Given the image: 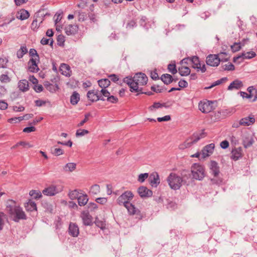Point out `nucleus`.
Returning <instances> with one entry per match:
<instances>
[{
	"label": "nucleus",
	"mask_w": 257,
	"mask_h": 257,
	"mask_svg": "<svg viewBox=\"0 0 257 257\" xmlns=\"http://www.w3.org/2000/svg\"><path fill=\"white\" fill-rule=\"evenodd\" d=\"M161 79L164 83L167 84L170 83L173 81L172 76L168 74H163L161 76Z\"/></svg>",
	"instance_id": "e433bc0d"
},
{
	"label": "nucleus",
	"mask_w": 257,
	"mask_h": 257,
	"mask_svg": "<svg viewBox=\"0 0 257 257\" xmlns=\"http://www.w3.org/2000/svg\"><path fill=\"white\" fill-rule=\"evenodd\" d=\"M243 156L242 149L239 147L233 149L231 151V158L234 161L238 160Z\"/></svg>",
	"instance_id": "6ab92c4d"
},
{
	"label": "nucleus",
	"mask_w": 257,
	"mask_h": 257,
	"mask_svg": "<svg viewBox=\"0 0 257 257\" xmlns=\"http://www.w3.org/2000/svg\"><path fill=\"white\" fill-rule=\"evenodd\" d=\"M33 116V115L32 114H26L23 116L18 117V118H19V122L23 120H28L32 118Z\"/></svg>",
	"instance_id": "6e6d98bb"
},
{
	"label": "nucleus",
	"mask_w": 257,
	"mask_h": 257,
	"mask_svg": "<svg viewBox=\"0 0 257 257\" xmlns=\"http://www.w3.org/2000/svg\"><path fill=\"white\" fill-rule=\"evenodd\" d=\"M13 110L16 112H21L25 110V107L23 106H13Z\"/></svg>",
	"instance_id": "052dcab7"
},
{
	"label": "nucleus",
	"mask_w": 257,
	"mask_h": 257,
	"mask_svg": "<svg viewBox=\"0 0 257 257\" xmlns=\"http://www.w3.org/2000/svg\"><path fill=\"white\" fill-rule=\"evenodd\" d=\"M19 89L23 92L26 91L29 89L28 81L26 80H20L18 84Z\"/></svg>",
	"instance_id": "c85d7f7f"
},
{
	"label": "nucleus",
	"mask_w": 257,
	"mask_h": 257,
	"mask_svg": "<svg viewBox=\"0 0 257 257\" xmlns=\"http://www.w3.org/2000/svg\"><path fill=\"white\" fill-rule=\"evenodd\" d=\"M171 119V117L170 115H166L164 117H158L157 118V120L159 122H161V121H169Z\"/></svg>",
	"instance_id": "69168bd1"
},
{
	"label": "nucleus",
	"mask_w": 257,
	"mask_h": 257,
	"mask_svg": "<svg viewBox=\"0 0 257 257\" xmlns=\"http://www.w3.org/2000/svg\"><path fill=\"white\" fill-rule=\"evenodd\" d=\"M179 72L182 76H187L190 73V68L186 65H182L178 69Z\"/></svg>",
	"instance_id": "7c9ffc66"
},
{
	"label": "nucleus",
	"mask_w": 257,
	"mask_h": 257,
	"mask_svg": "<svg viewBox=\"0 0 257 257\" xmlns=\"http://www.w3.org/2000/svg\"><path fill=\"white\" fill-rule=\"evenodd\" d=\"M220 146L223 149H226L229 147V143L227 141L225 140L220 143Z\"/></svg>",
	"instance_id": "774afa93"
},
{
	"label": "nucleus",
	"mask_w": 257,
	"mask_h": 257,
	"mask_svg": "<svg viewBox=\"0 0 257 257\" xmlns=\"http://www.w3.org/2000/svg\"><path fill=\"white\" fill-rule=\"evenodd\" d=\"M76 168V164L74 163H68L64 167V170L66 172H72Z\"/></svg>",
	"instance_id": "2f4dec72"
},
{
	"label": "nucleus",
	"mask_w": 257,
	"mask_h": 257,
	"mask_svg": "<svg viewBox=\"0 0 257 257\" xmlns=\"http://www.w3.org/2000/svg\"><path fill=\"white\" fill-rule=\"evenodd\" d=\"M52 151V154L56 156L61 155L64 153V151L60 148H54Z\"/></svg>",
	"instance_id": "09e8293b"
},
{
	"label": "nucleus",
	"mask_w": 257,
	"mask_h": 257,
	"mask_svg": "<svg viewBox=\"0 0 257 257\" xmlns=\"http://www.w3.org/2000/svg\"><path fill=\"white\" fill-rule=\"evenodd\" d=\"M147 82L148 77L143 73H137L133 78L126 77L124 79V82L130 86L131 92H141L143 87L147 84Z\"/></svg>",
	"instance_id": "f03ea898"
},
{
	"label": "nucleus",
	"mask_w": 257,
	"mask_h": 257,
	"mask_svg": "<svg viewBox=\"0 0 257 257\" xmlns=\"http://www.w3.org/2000/svg\"><path fill=\"white\" fill-rule=\"evenodd\" d=\"M28 52V50L26 46H22L17 53V57L19 58H21L23 57L24 55L26 54Z\"/></svg>",
	"instance_id": "4c0bfd02"
},
{
	"label": "nucleus",
	"mask_w": 257,
	"mask_h": 257,
	"mask_svg": "<svg viewBox=\"0 0 257 257\" xmlns=\"http://www.w3.org/2000/svg\"><path fill=\"white\" fill-rule=\"evenodd\" d=\"M39 24L38 23V21L37 20H34L32 22V23L31 24V29L34 31H36L37 30V29L39 28Z\"/></svg>",
	"instance_id": "4d7b16f0"
},
{
	"label": "nucleus",
	"mask_w": 257,
	"mask_h": 257,
	"mask_svg": "<svg viewBox=\"0 0 257 257\" xmlns=\"http://www.w3.org/2000/svg\"><path fill=\"white\" fill-rule=\"evenodd\" d=\"M100 191V187L98 185H94L91 186L90 192L93 194H97Z\"/></svg>",
	"instance_id": "c03bdc74"
},
{
	"label": "nucleus",
	"mask_w": 257,
	"mask_h": 257,
	"mask_svg": "<svg viewBox=\"0 0 257 257\" xmlns=\"http://www.w3.org/2000/svg\"><path fill=\"white\" fill-rule=\"evenodd\" d=\"M8 62V60L6 58H0V68H6Z\"/></svg>",
	"instance_id": "864d4df0"
},
{
	"label": "nucleus",
	"mask_w": 257,
	"mask_h": 257,
	"mask_svg": "<svg viewBox=\"0 0 257 257\" xmlns=\"http://www.w3.org/2000/svg\"><path fill=\"white\" fill-rule=\"evenodd\" d=\"M243 86L242 82L238 79H236L233 81L229 85L228 87V90H232L233 89H238Z\"/></svg>",
	"instance_id": "bb28decb"
},
{
	"label": "nucleus",
	"mask_w": 257,
	"mask_h": 257,
	"mask_svg": "<svg viewBox=\"0 0 257 257\" xmlns=\"http://www.w3.org/2000/svg\"><path fill=\"white\" fill-rule=\"evenodd\" d=\"M255 122V118L253 115L242 118L240 119L241 125L242 126H248L253 124Z\"/></svg>",
	"instance_id": "aec40b11"
},
{
	"label": "nucleus",
	"mask_w": 257,
	"mask_h": 257,
	"mask_svg": "<svg viewBox=\"0 0 257 257\" xmlns=\"http://www.w3.org/2000/svg\"><path fill=\"white\" fill-rule=\"evenodd\" d=\"M69 232L73 237L77 236L79 233L78 226L75 223H70L69 227Z\"/></svg>",
	"instance_id": "412c9836"
},
{
	"label": "nucleus",
	"mask_w": 257,
	"mask_h": 257,
	"mask_svg": "<svg viewBox=\"0 0 257 257\" xmlns=\"http://www.w3.org/2000/svg\"><path fill=\"white\" fill-rule=\"evenodd\" d=\"M190 178V174L187 170H183L181 175L172 172L167 178V183L171 189L176 190L179 189L183 184H187Z\"/></svg>",
	"instance_id": "f257e3e1"
},
{
	"label": "nucleus",
	"mask_w": 257,
	"mask_h": 257,
	"mask_svg": "<svg viewBox=\"0 0 257 257\" xmlns=\"http://www.w3.org/2000/svg\"><path fill=\"white\" fill-rule=\"evenodd\" d=\"M231 48L233 52H236L239 51L241 48L240 43H235L231 46Z\"/></svg>",
	"instance_id": "5fc2aeb1"
},
{
	"label": "nucleus",
	"mask_w": 257,
	"mask_h": 257,
	"mask_svg": "<svg viewBox=\"0 0 257 257\" xmlns=\"http://www.w3.org/2000/svg\"><path fill=\"white\" fill-rule=\"evenodd\" d=\"M196 143L192 136L187 139L183 143L180 144L179 148L181 150H184L185 149L190 148L192 145Z\"/></svg>",
	"instance_id": "f3484780"
},
{
	"label": "nucleus",
	"mask_w": 257,
	"mask_h": 257,
	"mask_svg": "<svg viewBox=\"0 0 257 257\" xmlns=\"http://www.w3.org/2000/svg\"><path fill=\"white\" fill-rule=\"evenodd\" d=\"M150 184L152 186L157 187L160 183L159 176L157 173L152 174L149 177Z\"/></svg>",
	"instance_id": "4be33fe9"
},
{
	"label": "nucleus",
	"mask_w": 257,
	"mask_h": 257,
	"mask_svg": "<svg viewBox=\"0 0 257 257\" xmlns=\"http://www.w3.org/2000/svg\"><path fill=\"white\" fill-rule=\"evenodd\" d=\"M138 193L141 197H147L152 195V192L151 190H149L147 187L141 186L138 188Z\"/></svg>",
	"instance_id": "5701e85b"
},
{
	"label": "nucleus",
	"mask_w": 257,
	"mask_h": 257,
	"mask_svg": "<svg viewBox=\"0 0 257 257\" xmlns=\"http://www.w3.org/2000/svg\"><path fill=\"white\" fill-rule=\"evenodd\" d=\"M10 77L7 74H2L0 76V81L3 83H7L11 81Z\"/></svg>",
	"instance_id": "79ce46f5"
},
{
	"label": "nucleus",
	"mask_w": 257,
	"mask_h": 257,
	"mask_svg": "<svg viewBox=\"0 0 257 257\" xmlns=\"http://www.w3.org/2000/svg\"><path fill=\"white\" fill-rule=\"evenodd\" d=\"M213 104V102L207 100H204L199 102L198 107L199 110L202 112L208 113L214 109Z\"/></svg>",
	"instance_id": "1a4fd4ad"
},
{
	"label": "nucleus",
	"mask_w": 257,
	"mask_h": 257,
	"mask_svg": "<svg viewBox=\"0 0 257 257\" xmlns=\"http://www.w3.org/2000/svg\"><path fill=\"white\" fill-rule=\"evenodd\" d=\"M19 144L20 145V146H22L24 148H30L33 147V145L31 144L30 143L26 142V141H21L19 142Z\"/></svg>",
	"instance_id": "3c124183"
},
{
	"label": "nucleus",
	"mask_w": 257,
	"mask_h": 257,
	"mask_svg": "<svg viewBox=\"0 0 257 257\" xmlns=\"http://www.w3.org/2000/svg\"><path fill=\"white\" fill-rule=\"evenodd\" d=\"M59 70L61 74L66 76H70L71 75L70 67L66 64H61Z\"/></svg>",
	"instance_id": "b1692460"
},
{
	"label": "nucleus",
	"mask_w": 257,
	"mask_h": 257,
	"mask_svg": "<svg viewBox=\"0 0 257 257\" xmlns=\"http://www.w3.org/2000/svg\"><path fill=\"white\" fill-rule=\"evenodd\" d=\"M209 168L210 173L213 175V178L211 179L213 183L218 184L222 182V180L219 177L220 170L218 163L214 161H211L209 164Z\"/></svg>",
	"instance_id": "39448f33"
},
{
	"label": "nucleus",
	"mask_w": 257,
	"mask_h": 257,
	"mask_svg": "<svg viewBox=\"0 0 257 257\" xmlns=\"http://www.w3.org/2000/svg\"><path fill=\"white\" fill-rule=\"evenodd\" d=\"M127 210L128 213L131 215H137L141 217V211L132 203H128L124 206Z\"/></svg>",
	"instance_id": "2eb2a0df"
},
{
	"label": "nucleus",
	"mask_w": 257,
	"mask_h": 257,
	"mask_svg": "<svg viewBox=\"0 0 257 257\" xmlns=\"http://www.w3.org/2000/svg\"><path fill=\"white\" fill-rule=\"evenodd\" d=\"M89 134V131L84 129H79L76 132V136L77 137L84 136Z\"/></svg>",
	"instance_id": "37998d69"
},
{
	"label": "nucleus",
	"mask_w": 257,
	"mask_h": 257,
	"mask_svg": "<svg viewBox=\"0 0 257 257\" xmlns=\"http://www.w3.org/2000/svg\"><path fill=\"white\" fill-rule=\"evenodd\" d=\"M223 68L224 70H234V66L231 63H228L227 64H225L223 66Z\"/></svg>",
	"instance_id": "13d9d810"
},
{
	"label": "nucleus",
	"mask_w": 257,
	"mask_h": 257,
	"mask_svg": "<svg viewBox=\"0 0 257 257\" xmlns=\"http://www.w3.org/2000/svg\"><path fill=\"white\" fill-rule=\"evenodd\" d=\"M80 216L85 225H90L92 223V217L87 211H82Z\"/></svg>",
	"instance_id": "4468645a"
},
{
	"label": "nucleus",
	"mask_w": 257,
	"mask_h": 257,
	"mask_svg": "<svg viewBox=\"0 0 257 257\" xmlns=\"http://www.w3.org/2000/svg\"><path fill=\"white\" fill-rule=\"evenodd\" d=\"M41 43L42 45H47L50 43V45L52 46L53 45V40L51 38L47 39L43 38L41 41Z\"/></svg>",
	"instance_id": "603ef678"
},
{
	"label": "nucleus",
	"mask_w": 257,
	"mask_h": 257,
	"mask_svg": "<svg viewBox=\"0 0 257 257\" xmlns=\"http://www.w3.org/2000/svg\"><path fill=\"white\" fill-rule=\"evenodd\" d=\"M7 220V215L3 212H0V231L3 229Z\"/></svg>",
	"instance_id": "f704fd0d"
},
{
	"label": "nucleus",
	"mask_w": 257,
	"mask_h": 257,
	"mask_svg": "<svg viewBox=\"0 0 257 257\" xmlns=\"http://www.w3.org/2000/svg\"><path fill=\"white\" fill-rule=\"evenodd\" d=\"M80 100L79 94L74 92L70 97V102L72 105L76 104Z\"/></svg>",
	"instance_id": "c9c22d12"
},
{
	"label": "nucleus",
	"mask_w": 257,
	"mask_h": 257,
	"mask_svg": "<svg viewBox=\"0 0 257 257\" xmlns=\"http://www.w3.org/2000/svg\"><path fill=\"white\" fill-rule=\"evenodd\" d=\"M35 57L32 58L28 62V70L32 72H36L39 70L36 62L38 55H36Z\"/></svg>",
	"instance_id": "ddd939ff"
},
{
	"label": "nucleus",
	"mask_w": 257,
	"mask_h": 257,
	"mask_svg": "<svg viewBox=\"0 0 257 257\" xmlns=\"http://www.w3.org/2000/svg\"><path fill=\"white\" fill-rule=\"evenodd\" d=\"M133 198L134 194L133 193L130 191H126L118 197L117 202L119 205L125 206L130 203V202Z\"/></svg>",
	"instance_id": "0eeeda50"
},
{
	"label": "nucleus",
	"mask_w": 257,
	"mask_h": 257,
	"mask_svg": "<svg viewBox=\"0 0 257 257\" xmlns=\"http://www.w3.org/2000/svg\"><path fill=\"white\" fill-rule=\"evenodd\" d=\"M90 116V113H86L85 114V117H84V119L83 120H82V121H81L78 124H77V126L78 127H80V126H82L84 125V124L85 123H86V122L88 121V120H89V117Z\"/></svg>",
	"instance_id": "49530a36"
},
{
	"label": "nucleus",
	"mask_w": 257,
	"mask_h": 257,
	"mask_svg": "<svg viewBox=\"0 0 257 257\" xmlns=\"http://www.w3.org/2000/svg\"><path fill=\"white\" fill-rule=\"evenodd\" d=\"M148 177V173L141 174L139 175L138 181L141 183H143Z\"/></svg>",
	"instance_id": "de8ad7c7"
},
{
	"label": "nucleus",
	"mask_w": 257,
	"mask_h": 257,
	"mask_svg": "<svg viewBox=\"0 0 257 257\" xmlns=\"http://www.w3.org/2000/svg\"><path fill=\"white\" fill-rule=\"evenodd\" d=\"M215 145L213 143L205 146L201 151V158L205 159L210 156L214 152Z\"/></svg>",
	"instance_id": "9b49d317"
},
{
	"label": "nucleus",
	"mask_w": 257,
	"mask_h": 257,
	"mask_svg": "<svg viewBox=\"0 0 257 257\" xmlns=\"http://www.w3.org/2000/svg\"><path fill=\"white\" fill-rule=\"evenodd\" d=\"M29 194L35 199H39L42 197V194L40 191L36 190H31Z\"/></svg>",
	"instance_id": "a19ab883"
},
{
	"label": "nucleus",
	"mask_w": 257,
	"mask_h": 257,
	"mask_svg": "<svg viewBox=\"0 0 257 257\" xmlns=\"http://www.w3.org/2000/svg\"><path fill=\"white\" fill-rule=\"evenodd\" d=\"M163 106V104L159 102H155L152 105L149 107V110L151 111H154L156 109H158L162 107Z\"/></svg>",
	"instance_id": "a18cd8bd"
},
{
	"label": "nucleus",
	"mask_w": 257,
	"mask_h": 257,
	"mask_svg": "<svg viewBox=\"0 0 257 257\" xmlns=\"http://www.w3.org/2000/svg\"><path fill=\"white\" fill-rule=\"evenodd\" d=\"M230 141L232 145H236L238 143V139L234 135L230 136Z\"/></svg>",
	"instance_id": "bf43d9fd"
},
{
	"label": "nucleus",
	"mask_w": 257,
	"mask_h": 257,
	"mask_svg": "<svg viewBox=\"0 0 257 257\" xmlns=\"http://www.w3.org/2000/svg\"><path fill=\"white\" fill-rule=\"evenodd\" d=\"M223 55H226L225 53H221L219 54V57L215 54H210L206 57V62L208 65L212 67H216L221 61H223L222 57Z\"/></svg>",
	"instance_id": "423d86ee"
},
{
	"label": "nucleus",
	"mask_w": 257,
	"mask_h": 257,
	"mask_svg": "<svg viewBox=\"0 0 257 257\" xmlns=\"http://www.w3.org/2000/svg\"><path fill=\"white\" fill-rule=\"evenodd\" d=\"M256 56V54L254 52H249L245 53L242 54V56H239L234 58V61L236 62L238 59H241L242 60L244 59H251L254 57Z\"/></svg>",
	"instance_id": "a878e982"
},
{
	"label": "nucleus",
	"mask_w": 257,
	"mask_h": 257,
	"mask_svg": "<svg viewBox=\"0 0 257 257\" xmlns=\"http://www.w3.org/2000/svg\"><path fill=\"white\" fill-rule=\"evenodd\" d=\"M25 207L28 211H33L37 210L36 203L31 200H29V201L25 204Z\"/></svg>",
	"instance_id": "c756f323"
},
{
	"label": "nucleus",
	"mask_w": 257,
	"mask_h": 257,
	"mask_svg": "<svg viewBox=\"0 0 257 257\" xmlns=\"http://www.w3.org/2000/svg\"><path fill=\"white\" fill-rule=\"evenodd\" d=\"M191 63L192 64V67L197 69V70L201 72H204L206 71V67L204 63H201L199 58L197 56H193L191 58Z\"/></svg>",
	"instance_id": "9d476101"
},
{
	"label": "nucleus",
	"mask_w": 257,
	"mask_h": 257,
	"mask_svg": "<svg viewBox=\"0 0 257 257\" xmlns=\"http://www.w3.org/2000/svg\"><path fill=\"white\" fill-rule=\"evenodd\" d=\"M254 141L252 136L248 134H244L242 136V143L244 148H246L251 146Z\"/></svg>",
	"instance_id": "dca6fc26"
},
{
	"label": "nucleus",
	"mask_w": 257,
	"mask_h": 257,
	"mask_svg": "<svg viewBox=\"0 0 257 257\" xmlns=\"http://www.w3.org/2000/svg\"><path fill=\"white\" fill-rule=\"evenodd\" d=\"M96 201L101 204H104L107 202V199L104 197L98 198L96 199Z\"/></svg>",
	"instance_id": "338daca9"
},
{
	"label": "nucleus",
	"mask_w": 257,
	"mask_h": 257,
	"mask_svg": "<svg viewBox=\"0 0 257 257\" xmlns=\"http://www.w3.org/2000/svg\"><path fill=\"white\" fill-rule=\"evenodd\" d=\"M168 69L169 72L172 73L173 74H176L177 72L175 64H170L168 66Z\"/></svg>",
	"instance_id": "8fccbe9b"
},
{
	"label": "nucleus",
	"mask_w": 257,
	"mask_h": 257,
	"mask_svg": "<svg viewBox=\"0 0 257 257\" xmlns=\"http://www.w3.org/2000/svg\"><path fill=\"white\" fill-rule=\"evenodd\" d=\"M101 92L103 97H107V100L108 101L111 103H116L117 102V98L113 95H110V93L106 89H101Z\"/></svg>",
	"instance_id": "a211bd4d"
},
{
	"label": "nucleus",
	"mask_w": 257,
	"mask_h": 257,
	"mask_svg": "<svg viewBox=\"0 0 257 257\" xmlns=\"http://www.w3.org/2000/svg\"><path fill=\"white\" fill-rule=\"evenodd\" d=\"M98 83L102 89H106V88L110 85V82L108 79H102L98 81Z\"/></svg>",
	"instance_id": "72a5a7b5"
},
{
	"label": "nucleus",
	"mask_w": 257,
	"mask_h": 257,
	"mask_svg": "<svg viewBox=\"0 0 257 257\" xmlns=\"http://www.w3.org/2000/svg\"><path fill=\"white\" fill-rule=\"evenodd\" d=\"M95 224L97 226L99 227L101 229L105 227V223L103 221H100L98 219H96Z\"/></svg>",
	"instance_id": "0e129e2a"
},
{
	"label": "nucleus",
	"mask_w": 257,
	"mask_h": 257,
	"mask_svg": "<svg viewBox=\"0 0 257 257\" xmlns=\"http://www.w3.org/2000/svg\"><path fill=\"white\" fill-rule=\"evenodd\" d=\"M88 98L92 101H96L99 99L104 100L101 91L91 90L89 91L87 93Z\"/></svg>",
	"instance_id": "f8f14e48"
},
{
	"label": "nucleus",
	"mask_w": 257,
	"mask_h": 257,
	"mask_svg": "<svg viewBox=\"0 0 257 257\" xmlns=\"http://www.w3.org/2000/svg\"><path fill=\"white\" fill-rule=\"evenodd\" d=\"M78 30L76 25H68L65 28V31L67 35H71L75 34Z\"/></svg>",
	"instance_id": "393cba45"
},
{
	"label": "nucleus",
	"mask_w": 257,
	"mask_h": 257,
	"mask_svg": "<svg viewBox=\"0 0 257 257\" xmlns=\"http://www.w3.org/2000/svg\"><path fill=\"white\" fill-rule=\"evenodd\" d=\"M206 136V133L203 131L200 133L194 134L192 137L195 141L197 142L200 139L204 138Z\"/></svg>",
	"instance_id": "58836bf2"
},
{
	"label": "nucleus",
	"mask_w": 257,
	"mask_h": 257,
	"mask_svg": "<svg viewBox=\"0 0 257 257\" xmlns=\"http://www.w3.org/2000/svg\"><path fill=\"white\" fill-rule=\"evenodd\" d=\"M62 190L63 187L61 185H51L44 189L42 192L45 195L54 196Z\"/></svg>",
	"instance_id": "6e6552de"
},
{
	"label": "nucleus",
	"mask_w": 257,
	"mask_h": 257,
	"mask_svg": "<svg viewBox=\"0 0 257 257\" xmlns=\"http://www.w3.org/2000/svg\"><path fill=\"white\" fill-rule=\"evenodd\" d=\"M68 196L71 200H74L75 199H78L80 196V194L77 190H74L70 191L68 194Z\"/></svg>",
	"instance_id": "ea45409f"
},
{
	"label": "nucleus",
	"mask_w": 257,
	"mask_h": 257,
	"mask_svg": "<svg viewBox=\"0 0 257 257\" xmlns=\"http://www.w3.org/2000/svg\"><path fill=\"white\" fill-rule=\"evenodd\" d=\"M30 16L29 12L24 9L21 10L17 14V17L19 19L24 20L28 19Z\"/></svg>",
	"instance_id": "cd10ccee"
},
{
	"label": "nucleus",
	"mask_w": 257,
	"mask_h": 257,
	"mask_svg": "<svg viewBox=\"0 0 257 257\" xmlns=\"http://www.w3.org/2000/svg\"><path fill=\"white\" fill-rule=\"evenodd\" d=\"M6 211L14 221L18 222L20 219H25L26 215L22 208L17 205L16 201L8 200L7 202Z\"/></svg>",
	"instance_id": "7ed1b4c3"
},
{
	"label": "nucleus",
	"mask_w": 257,
	"mask_h": 257,
	"mask_svg": "<svg viewBox=\"0 0 257 257\" xmlns=\"http://www.w3.org/2000/svg\"><path fill=\"white\" fill-rule=\"evenodd\" d=\"M34 89L37 92H40L42 91L43 89V87L42 85H39L38 83L37 84L34 85Z\"/></svg>",
	"instance_id": "680f3d73"
},
{
	"label": "nucleus",
	"mask_w": 257,
	"mask_h": 257,
	"mask_svg": "<svg viewBox=\"0 0 257 257\" xmlns=\"http://www.w3.org/2000/svg\"><path fill=\"white\" fill-rule=\"evenodd\" d=\"M35 131L36 128L34 126L27 127L23 130V132L27 133L35 132Z\"/></svg>",
	"instance_id": "e2e57ef3"
},
{
	"label": "nucleus",
	"mask_w": 257,
	"mask_h": 257,
	"mask_svg": "<svg viewBox=\"0 0 257 257\" xmlns=\"http://www.w3.org/2000/svg\"><path fill=\"white\" fill-rule=\"evenodd\" d=\"M192 178L197 180H202L205 176L204 167L198 163L193 164L191 167Z\"/></svg>",
	"instance_id": "20e7f679"
},
{
	"label": "nucleus",
	"mask_w": 257,
	"mask_h": 257,
	"mask_svg": "<svg viewBox=\"0 0 257 257\" xmlns=\"http://www.w3.org/2000/svg\"><path fill=\"white\" fill-rule=\"evenodd\" d=\"M77 200L80 206H84L87 203L88 198L86 195H80Z\"/></svg>",
	"instance_id": "473e14b6"
}]
</instances>
